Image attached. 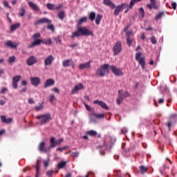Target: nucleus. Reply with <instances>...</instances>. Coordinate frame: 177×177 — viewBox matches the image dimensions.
Returning a JSON list of instances; mask_svg holds the SVG:
<instances>
[{
  "label": "nucleus",
  "instance_id": "obj_1",
  "mask_svg": "<svg viewBox=\"0 0 177 177\" xmlns=\"http://www.w3.org/2000/svg\"><path fill=\"white\" fill-rule=\"evenodd\" d=\"M89 35L93 37V32H92L85 26H79L77 27L76 31L72 33L71 38L74 39L75 38H77L78 37H89Z\"/></svg>",
  "mask_w": 177,
  "mask_h": 177
},
{
  "label": "nucleus",
  "instance_id": "obj_2",
  "mask_svg": "<svg viewBox=\"0 0 177 177\" xmlns=\"http://www.w3.org/2000/svg\"><path fill=\"white\" fill-rule=\"evenodd\" d=\"M109 74V64L102 65L101 67L98 68L95 71V75L97 77H104Z\"/></svg>",
  "mask_w": 177,
  "mask_h": 177
},
{
  "label": "nucleus",
  "instance_id": "obj_3",
  "mask_svg": "<svg viewBox=\"0 0 177 177\" xmlns=\"http://www.w3.org/2000/svg\"><path fill=\"white\" fill-rule=\"evenodd\" d=\"M39 124H44L50 121V113H46L37 115Z\"/></svg>",
  "mask_w": 177,
  "mask_h": 177
},
{
  "label": "nucleus",
  "instance_id": "obj_4",
  "mask_svg": "<svg viewBox=\"0 0 177 177\" xmlns=\"http://www.w3.org/2000/svg\"><path fill=\"white\" fill-rule=\"evenodd\" d=\"M128 8H129V6L127 3H122L121 5L116 6L113 12L114 16H118L122 10Z\"/></svg>",
  "mask_w": 177,
  "mask_h": 177
},
{
  "label": "nucleus",
  "instance_id": "obj_5",
  "mask_svg": "<svg viewBox=\"0 0 177 177\" xmlns=\"http://www.w3.org/2000/svg\"><path fill=\"white\" fill-rule=\"evenodd\" d=\"M136 60L138 62L139 64L141 66L142 68L145 69V67L146 66V62L145 61V59L142 57V53L138 52L136 54Z\"/></svg>",
  "mask_w": 177,
  "mask_h": 177
},
{
  "label": "nucleus",
  "instance_id": "obj_6",
  "mask_svg": "<svg viewBox=\"0 0 177 177\" xmlns=\"http://www.w3.org/2000/svg\"><path fill=\"white\" fill-rule=\"evenodd\" d=\"M62 142H63V138H61L59 140H57L56 141H55V138L54 137H52L50 139V147L49 148L50 149H52L53 147H56V146H57V145H60L62 144Z\"/></svg>",
  "mask_w": 177,
  "mask_h": 177
},
{
  "label": "nucleus",
  "instance_id": "obj_7",
  "mask_svg": "<svg viewBox=\"0 0 177 177\" xmlns=\"http://www.w3.org/2000/svg\"><path fill=\"white\" fill-rule=\"evenodd\" d=\"M46 7L48 10H59V9H62V8H63V5L59 4L58 6H55V4L48 3L46 4Z\"/></svg>",
  "mask_w": 177,
  "mask_h": 177
},
{
  "label": "nucleus",
  "instance_id": "obj_8",
  "mask_svg": "<svg viewBox=\"0 0 177 177\" xmlns=\"http://www.w3.org/2000/svg\"><path fill=\"white\" fill-rule=\"evenodd\" d=\"M110 68H111L112 73H113V74L118 77H120V76L124 75V73H122V71H121V69L115 67V66H110Z\"/></svg>",
  "mask_w": 177,
  "mask_h": 177
},
{
  "label": "nucleus",
  "instance_id": "obj_9",
  "mask_svg": "<svg viewBox=\"0 0 177 177\" xmlns=\"http://www.w3.org/2000/svg\"><path fill=\"white\" fill-rule=\"evenodd\" d=\"M122 50V47H121V41H118L113 46V53L114 55H118Z\"/></svg>",
  "mask_w": 177,
  "mask_h": 177
},
{
  "label": "nucleus",
  "instance_id": "obj_10",
  "mask_svg": "<svg viewBox=\"0 0 177 177\" xmlns=\"http://www.w3.org/2000/svg\"><path fill=\"white\" fill-rule=\"evenodd\" d=\"M93 103V104H97L102 109H104V110H109V106L103 101H100L97 100H94Z\"/></svg>",
  "mask_w": 177,
  "mask_h": 177
},
{
  "label": "nucleus",
  "instance_id": "obj_11",
  "mask_svg": "<svg viewBox=\"0 0 177 177\" xmlns=\"http://www.w3.org/2000/svg\"><path fill=\"white\" fill-rule=\"evenodd\" d=\"M82 89H84V84L80 83L76 84L73 88L71 91L72 95H74V93H77L79 91H81Z\"/></svg>",
  "mask_w": 177,
  "mask_h": 177
},
{
  "label": "nucleus",
  "instance_id": "obj_12",
  "mask_svg": "<svg viewBox=\"0 0 177 177\" xmlns=\"http://www.w3.org/2000/svg\"><path fill=\"white\" fill-rule=\"evenodd\" d=\"M44 23H46V24H50L52 23V21H50L48 18H42L39 20H37L35 24L38 25V24H44Z\"/></svg>",
  "mask_w": 177,
  "mask_h": 177
},
{
  "label": "nucleus",
  "instance_id": "obj_13",
  "mask_svg": "<svg viewBox=\"0 0 177 177\" xmlns=\"http://www.w3.org/2000/svg\"><path fill=\"white\" fill-rule=\"evenodd\" d=\"M30 82L31 84L33 85V86H38L39 84L41 83V80L39 77H30Z\"/></svg>",
  "mask_w": 177,
  "mask_h": 177
},
{
  "label": "nucleus",
  "instance_id": "obj_14",
  "mask_svg": "<svg viewBox=\"0 0 177 177\" xmlns=\"http://www.w3.org/2000/svg\"><path fill=\"white\" fill-rule=\"evenodd\" d=\"M53 60H55V57H53L52 55H49L48 57H46L44 60L45 66H50Z\"/></svg>",
  "mask_w": 177,
  "mask_h": 177
},
{
  "label": "nucleus",
  "instance_id": "obj_15",
  "mask_svg": "<svg viewBox=\"0 0 177 177\" xmlns=\"http://www.w3.org/2000/svg\"><path fill=\"white\" fill-rule=\"evenodd\" d=\"M26 63L28 66H32V64H35V63H37V58L34 56H31L27 59Z\"/></svg>",
  "mask_w": 177,
  "mask_h": 177
},
{
  "label": "nucleus",
  "instance_id": "obj_16",
  "mask_svg": "<svg viewBox=\"0 0 177 177\" xmlns=\"http://www.w3.org/2000/svg\"><path fill=\"white\" fill-rule=\"evenodd\" d=\"M38 149L39 151H41L42 153H46L48 151V149H45V142L44 141L39 144Z\"/></svg>",
  "mask_w": 177,
  "mask_h": 177
},
{
  "label": "nucleus",
  "instance_id": "obj_17",
  "mask_svg": "<svg viewBox=\"0 0 177 177\" xmlns=\"http://www.w3.org/2000/svg\"><path fill=\"white\" fill-rule=\"evenodd\" d=\"M150 3L151 4H147V8L148 9H149L150 10H151V9H157V8H158V6H157L156 5V0H150Z\"/></svg>",
  "mask_w": 177,
  "mask_h": 177
},
{
  "label": "nucleus",
  "instance_id": "obj_18",
  "mask_svg": "<svg viewBox=\"0 0 177 177\" xmlns=\"http://www.w3.org/2000/svg\"><path fill=\"white\" fill-rule=\"evenodd\" d=\"M28 5H29L30 8H31V9H32V10H35V12H39V7H38V6L37 4L34 3L32 1H29Z\"/></svg>",
  "mask_w": 177,
  "mask_h": 177
},
{
  "label": "nucleus",
  "instance_id": "obj_19",
  "mask_svg": "<svg viewBox=\"0 0 177 177\" xmlns=\"http://www.w3.org/2000/svg\"><path fill=\"white\" fill-rule=\"evenodd\" d=\"M42 42V39H35V41L32 42L28 45V48H34V46H37L38 45H41Z\"/></svg>",
  "mask_w": 177,
  "mask_h": 177
},
{
  "label": "nucleus",
  "instance_id": "obj_20",
  "mask_svg": "<svg viewBox=\"0 0 177 177\" xmlns=\"http://www.w3.org/2000/svg\"><path fill=\"white\" fill-rule=\"evenodd\" d=\"M103 3L106 6H109L111 9H114V8H115V5L111 2V0H104Z\"/></svg>",
  "mask_w": 177,
  "mask_h": 177
},
{
  "label": "nucleus",
  "instance_id": "obj_21",
  "mask_svg": "<svg viewBox=\"0 0 177 177\" xmlns=\"http://www.w3.org/2000/svg\"><path fill=\"white\" fill-rule=\"evenodd\" d=\"M55 84V80L52 79H48L44 83V87L48 88V86H52V85Z\"/></svg>",
  "mask_w": 177,
  "mask_h": 177
},
{
  "label": "nucleus",
  "instance_id": "obj_22",
  "mask_svg": "<svg viewBox=\"0 0 177 177\" xmlns=\"http://www.w3.org/2000/svg\"><path fill=\"white\" fill-rule=\"evenodd\" d=\"M91 68V62H86L85 64H81L79 65L80 70H84V68Z\"/></svg>",
  "mask_w": 177,
  "mask_h": 177
},
{
  "label": "nucleus",
  "instance_id": "obj_23",
  "mask_svg": "<svg viewBox=\"0 0 177 177\" xmlns=\"http://www.w3.org/2000/svg\"><path fill=\"white\" fill-rule=\"evenodd\" d=\"M118 93H119V97L117 99L116 103L117 104H121V102L124 100V98L122 97V91L120 90L118 91Z\"/></svg>",
  "mask_w": 177,
  "mask_h": 177
},
{
  "label": "nucleus",
  "instance_id": "obj_24",
  "mask_svg": "<svg viewBox=\"0 0 177 177\" xmlns=\"http://www.w3.org/2000/svg\"><path fill=\"white\" fill-rule=\"evenodd\" d=\"M102 19H103V15L100 14H97L95 17V24L99 26L100 24V21H102Z\"/></svg>",
  "mask_w": 177,
  "mask_h": 177
},
{
  "label": "nucleus",
  "instance_id": "obj_25",
  "mask_svg": "<svg viewBox=\"0 0 177 177\" xmlns=\"http://www.w3.org/2000/svg\"><path fill=\"white\" fill-rule=\"evenodd\" d=\"M7 46H10L12 49H16L17 48V44H14L12 41H8L6 42Z\"/></svg>",
  "mask_w": 177,
  "mask_h": 177
},
{
  "label": "nucleus",
  "instance_id": "obj_26",
  "mask_svg": "<svg viewBox=\"0 0 177 177\" xmlns=\"http://www.w3.org/2000/svg\"><path fill=\"white\" fill-rule=\"evenodd\" d=\"M71 63L72 62L71 59H66L62 62V66L63 67H70Z\"/></svg>",
  "mask_w": 177,
  "mask_h": 177
},
{
  "label": "nucleus",
  "instance_id": "obj_27",
  "mask_svg": "<svg viewBox=\"0 0 177 177\" xmlns=\"http://www.w3.org/2000/svg\"><path fill=\"white\" fill-rule=\"evenodd\" d=\"M20 27V24H15L12 25L10 28V31L13 32L15 30H17Z\"/></svg>",
  "mask_w": 177,
  "mask_h": 177
},
{
  "label": "nucleus",
  "instance_id": "obj_28",
  "mask_svg": "<svg viewBox=\"0 0 177 177\" xmlns=\"http://www.w3.org/2000/svg\"><path fill=\"white\" fill-rule=\"evenodd\" d=\"M95 17H96V13H95V12H91L88 14V19L89 20H91V21H93Z\"/></svg>",
  "mask_w": 177,
  "mask_h": 177
},
{
  "label": "nucleus",
  "instance_id": "obj_29",
  "mask_svg": "<svg viewBox=\"0 0 177 177\" xmlns=\"http://www.w3.org/2000/svg\"><path fill=\"white\" fill-rule=\"evenodd\" d=\"M86 20H88V17H82L80 19L77 21V26H81V24H82V23H85Z\"/></svg>",
  "mask_w": 177,
  "mask_h": 177
},
{
  "label": "nucleus",
  "instance_id": "obj_30",
  "mask_svg": "<svg viewBox=\"0 0 177 177\" xmlns=\"http://www.w3.org/2000/svg\"><path fill=\"white\" fill-rule=\"evenodd\" d=\"M86 133L88 135V136H96V135H97V132L93 130L88 131Z\"/></svg>",
  "mask_w": 177,
  "mask_h": 177
},
{
  "label": "nucleus",
  "instance_id": "obj_31",
  "mask_svg": "<svg viewBox=\"0 0 177 177\" xmlns=\"http://www.w3.org/2000/svg\"><path fill=\"white\" fill-rule=\"evenodd\" d=\"M140 1H142V0H131L130 1V4L129 6V8L130 9H132V8H133V5H135V3H136L137 2H140Z\"/></svg>",
  "mask_w": 177,
  "mask_h": 177
},
{
  "label": "nucleus",
  "instance_id": "obj_32",
  "mask_svg": "<svg viewBox=\"0 0 177 177\" xmlns=\"http://www.w3.org/2000/svg\"><path fill=\"white\" fill-rule=\"evenodd\" d=\"M91 115L95 117V118H104V113H100V114L92 113Z\"/></svg>",
  "mask_w": 177,
  "mask_h": 177
},
{
  "label": "nucleus",
  "instance_id": "obj_33",
  "mask_svg": "<svg viewBox=\"0 0 177 177\" xmlns=\"http://www.w3.org/2000/svg\"><path fill=\"white\" fill-rule=\"evenodd\" d=\"M35 109L36 111H41V110H42V109H44V102H41L38 106H35Z\"/></svg>",
  "mask_w": 177,
  "mask_h": 177
},
{
  "label": "nucleus",
  "instance_id": "obj_34",
  "mask_svg": "<svg viewBox=\"0 0 177 177\" xmlns=\"http://www.w3.org/2000/svg\"><path fill=\"white\" fill-rule=\"evenodd\" d=\"M41 42L45 45H52V40L50 39H44Z\"/></svg>",
  "mask_w": 177,
  "mask_h": 177
},
{
  "label": "nucleus",
  "instance_id": "obj_35",
  "mask_svg": "<svg viewBox=\"0 0 177 177\" xmlns=\"http://www.w3.org/2000/svg\"><path fill=\"white\" fill-rule=\"evenodd\" d=\"M162 16H164V12L158 13L154 19L156 20H160V19H161V17H162Z\"/></svg>",
  "mask_w": 177,
  "mask_h": 177
},
{
  "label": "nucleus",
  "instance_id": "obj_36",
  "mask_svg": "<svg viewBox=\"0 0 177 177\" xmlns=\"http://www.w3.org/2000/svg\"><path fill=\"white\" fill-rule=\"evenodd\" d=\"M20 80H21V76L20 75H16L15 77H12V82H19V81H20Z\"/></svg>",
  "mask_w": 177,
  "mask_h": 177
},
{
  "label": "nucleus",
  "instance_id": "obj_37",
  "mask_svg": "<svg viewBox=\"0 0 177 177\" xmlns=\"http://www.w3.org/2000/svg\"><path fill=\"white\" fill-rule=\"evenodd\" d=\"M64 16H66V14L64 13V11H60L58 13V17L59 19H60V20H63V19H64Z\"/></svg>",
  "mask_w": 177,
  "mask_h": 177
},
{
  "label": "nucleus",
  "instance_id": "obj_38",
  "mask_svg": "<svg viewBox=\"0 0 177 177\" xmlns=\"http://www.w3.org/2000/svg\"><path fill=\"white\" fill-rule=\"evenodd\" d=\"M64 167H66V162H61L57 165V168L59 169H62V168H64Z\"/></svg>",
  "mask_w": 177,
  "mask_h": 177
},
{
  "label": "nucleus",
  "instance_id": "obj_39",
  "mask_svg": "<svg viewBox=\"0 0 177 177\" xmlns=\"http://www.w3.org/2000/svg\"><path fill=\"white\" fill-rule=\"evenodd\" d=\"M129 93H128V91H122V97L123 99H125V97H129Z\"/></svg>",
  "mask_w": 177,
  "mask_h": 177
},
{
  "label": "nucleus",
  "instance_id": "obj_40",
  "mask_svg": "<svg viewBox=\"0 0 177 177\" xmlns=\"http://www.w3.org/2000/svg\"><path fill=\"white\" fill-rule=\"evenodd\" d=\"M132 42H133V39H131L130 37H127V45L131 46V45H132Z\"/></svg>",
  "mask_w": 177,
  "mask_h": 177
},
{
  "label": "nucleus",
  "instance_id": "obj_41",
  "mask_svg": "<svg viewBox=\"0 0 177 177\" xmlns=\"http://www.w3.org/2000/svg\"><path fill=\"white\" fill-rule=\"evenodd\" d=\"M150 40L151 44H153V45H156V44H157V40H156V37L154 36H151L150 37Z\"/></svg>",
  "mask_w": 177,
  "mask_h": 177
},
{
  "label": "nucleus",
  "instance_id": "obj_42",
  "mask_svg": "<svg viewBox=\"0 0 177 177\" xmlns=\"http://www.w3.org/2000/svg\"><path fill=\"white\" fill-rule=\"evenodd\" d=\"M24 15H26V10L24 8H21L20 12H19L20 17H23Z\"/></svg>",
  "mask_w": 177,
  "mask_h": 177
},
{
  "label": "nucleus",
  "instance_id": "obj_43",
  "mask_svg": "<svg viewBox=\"0 0 177 177\" xmlns=\"http://www.w3.org/2000/svg\"><path fill=\"white\" fill-rule=\"evenodd\" d=\"M139 12H140L141 17H145V10L143 9V8H140L139 9Z\"/></svg>",
  "mask_w": 177,
  "mask_h": 177
},
{
  "label": "nucleus",
  "instance_id": "obj_44",
  "mask_svg": "<svg viewBox=\"0 0 177 177\" xmlns=\"http://www.w3.org/2000/svg\"><path fill=\"white\" fill-rule=\"evenodd\" d=\"M40 37H41L40 33H35L32 36V38H33V39H38V38H39Z\"/></svg>",
  "mask_w": 177,
  "mask_h": 177
},
{
  "label": "nucleus",
  "instance_id": "obj_45",
  "mask_svg": "<svg viewBox=\"0 0 177 177\" xmlns=\"http://www.w3.org/2000/svg\"><path fill=\"white\" fill-rule=\"evenodd\" d=\"M140 168L141 174H145V172L147 171V167L141 166Z\"/></svg>",
  "mask_w": 177,
  "mask_h": 177
},
{
  "label": "nucleus",
  "instance_id": "obj_46",
  "mask_svg": "<svg viewBox=\"0 0 177 177\" xmlns=\"http://www.w3.org/2000/svg\"><path fill=\"white\" fill-rule=\"evenodd\" d=\"M15 60H16V57L12 56V57H10L8 62L9 63H13Z\"/></svg>",
  "mask_w": 177,
  "mask_h": 177
},
{
  "label": "nucleus",
  "instance_id": "obj_47",
  "mask_svg": "<svg viewBox=\"0 0 177 177\" xmlns=\"http://www.w3.org/2000/svg\"><path fill=\"white\" fill-rule=\"evenodd\" d=\"M3 6H5V8H8L9 9H12V7H10V6H9V3H8V1H4L3 2Z\"/></svg>",
  "mask_w": 177,
  "mask_h": 177
},
{
  "label": "nucleus",
  "instance_id": "obj_48",
  "mask_svg": "<svg viewBox=\"0 0 177 177\" xmlns=\"http://www.w3.org/2000/svg\"><path fill=\"white\" fill-rule=\"evenodd\" d=\"M55 95H50L49 96V100H50V102L51 103H53V102L55 101Z\"/></svg>",
  "mask_w": 177,
  "mask_h": 177
},
{
  "label": "nucleus",
  "instance_id": "obj_49",
  "mask_svg": "<svg viewBox=\"0 0 177 177\" xmlns=\"http://www.w3.org/2000/svg\"><path fill=\"white\" fill-rule=\"evenodd\" d=\"M6 116L5 115H1V122H3L4 124H6Z\"/></svg>",
  "mask_w": 177,
  "mask_h": 177
},
{
  "label": "nucleus",
  "instance_id": "obj_50",
  "mask_svg": "<svg viewBox=\"0 0 177 177\" xmlns=\"http://www.w3.org/2000/svg\"><path fill=\"white\" fill-rule=\"evenodd\" d=\"M37 175H38V173L39 172V160H37Z\"/></svg>",
  "mask_w": 177,
  "mask_h": 177
},
{
  "label": "nucleus",
  "instance_id": "obj_51",
  "mask_svg": "<svg viewBox=\"0 0 177 177\" xmlns=\"http://www.w3.org/2000/svg\"><path fill=\"white\" fill-rule=\"evenodd\" d=\"M46 175L49 177H51L53 175V170H48L46 173Z\"/></svg>",
  "mask_w": 177,
  "mask_h": 177
},
{
  "label": "nucleus",
  "instance_id": "obj_52",
  "mask_svg": "<svg viewBox=\"0 0 177 177\" xmlns=\"http://www.w3.org/2000/svg\"><path fill=\"white\" fill-rule=\"evenodd\" d=\"M47 28H48V30H51L52 31H55V26H53L52 24L47 26Z\"/></svg>",
  "mask_w": 177,
  "mask_h": 177
},
{
  "label": "nucleus",
  "instance_id": "obj_53",
  "mask_svg": "<svg viewBox=\"0 0 177 177\" xmlns=\"http://www.w3.org/2000/svg\"><path fill=\"white\" fill-rule=\"evenodd\" d=\"M169 8H170V9H174V10H175L176 9V3L173 2L171 3V6Z\"/></svg>",
  "mask_w": 177,
  "mask_h": 177
},
{
  "label": "nucleus",
  "instance_id": "obj_54",
  "mask_svg": "<svg viewBox=\"0 0 177 177\" xmlns=\"http://www.w3.org/2000/svg\"><path fill=\"white\" fill-rule=\"evenodd\" d=\"M56 44H62V39H60L59 37H56L55 39Z\"/></svg>",
  "mask_w": 177,
  "mask_h": 177
},
{
  "label": "nucleus",
  "instance_id": "obj_55",
  "mask_svg": "<svg viewBox=\"0 0 177 177\" xmlns=\"http://www.w3.org/2000/svg\"><path fill=\"white\" fill-rule=\"evenodd\" d=\"M66 149H67V147H64L62 148L59 147V148H57V151H63V150H66Z\"/></svg>",
  "mask_w": 177,
  "mask_h": 177
},
{
  "label": "nucleus",
  "instance_id": "obj_56",
  "mask_svg": "<svg viewBox=\"0 0 177 177\" xmlns=\"http://www.w3.org/2000/svg\"><path fill=\"white\" fill-rule=\"evenodd\" d=\"M84 106L86 107V109L88 111H92V108H91V106H89V105L86 104H84Z\"/></svg>",
  "mask_w": 177,
  "mask_h": 177
},
{
  "label": "nucleus",
  "instance_id": "obj_57",
  "mask_svg": "<svg viewBox=\"0 0 177 177\" xmlns=\"http://www.w3.org/2000/svg\"><path fill=\"white\" fill-rule=\"evenodd\" d=\"M12 87L14 88V89H17V82H12Z\"/></svg>",
  "mask_w": 177,
  "mask_h": 177
},
{
  "label": "nucleus",
  "instance_id": "obj_58",
  "mask_svg": "<svg viewBox=\"0 0 177 177\" xmlns=\"http://www.w3.org/2000/svg\"><path fill=\"white\" fill-rule=\"evenodd\" d=\"M73 157H78L80 156V152H73L72 153Z\"/></svg>",
  "mask_w": 177,
  "mask_h": 177
},
{
  "label": "nucleus",
  "instance_id": "obj_59",
  "mask_svg": "<svg viewBox=\"0 0 177 177\" xmlns=\"http://www.w3.org/2000/svg\"><path fill=\"white\" fill-rule=\"evenodd\" d=\"M5 92H8V88L6 87H3L1 90V93H5Z\"/></svg>",
  "mask_w": 177,
  "mask_h": 177
},
{
  "label": "nucleus",
  "instance_id": "obj_60",
  "mask_svg": "<svg viewBox=\"0 0 177 177\" xmlns=\"http://www.w3.org/2000/svg\"><path fill=\"white\" fill-rule=\"evenodd\" d=\"M121 131L122 133H127L128 132V129L125 127H123Z\"/></svg>",
  "mask_w": 177,
  "mask_h": 177
},
{
  "label": "nucleus",
  "instance_id": "obj_61",
  "mask_svg": "<svg viewBox=\"0 0 177 177\" xmlns=\"http://www.w3.org/2000/svg\"><path fill=\"white\" fill-rule=\"evenodd\" d=\"M158 103L159 104H162V103H164V98L159 99V100L158 101Z\"/></svg>",
  "mask_w": 177,
  "mask_h": 177
},
{
  "label": "nucleus",
  "instance_id": "obj_62",
  "mask_svg": "<svg viewBox=\"0 0 177 177\" xmlns=\"http://www.w3.org/2000/svg\"><path fill=\"white\" fill-rule=\"evenodd\" d=\"M12 122V118H9L8 119H6V124H10Z\"/></svg>",
  "mask_w": 177,
  "mask_h": 177
},
{
  "label": "nucleus",
  "instance_id": "obj_63",
  "mask_svg": "<svg viewBox=\"0 0 177 177\" xmlns=\"http://www.w3.org/2000/svg\"><path fill=\"white\" fill-rule=\"evenodd\" d=\"M44 167H48V165H49V160H44Z\"/></svg>",
  "mask_w": 177,
  "mask_h": 177
},
{
  "label": "nucleus",
  "instance_id": "obj_64",
  "mask_svg": "<svg viewBox=\"0 0 177 177\" xmlns=\"http://www.w3.org/2000/svg\"><path fill=\"white\" fill-rule=\"evenodd\" d=\"M28 103H29L30 104H34V100H32V98H30V99L28 100Z\"/></svg>",
  "mask_w": 177,
  "mask_h": 177
}]
</instances>
